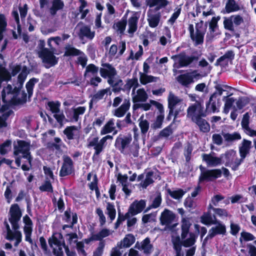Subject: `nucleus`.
<instances>
[{"instance_id":"nucleus-1","label":"nucleus","mask_w":256,"mask_h":256,"mask_svg":"<svg viewBox=\"0 0 256 256\" xmlns=\"http://www.w3.org/2000/svg\"><path fill=\"white\" fill-rule=\"evenodd\" d=\"M9 221L12 226V230L7 222L4 224L6 228V238L9 240H15L14 246H17L22 241V235L18 230L20 228L18 222L22 216V212L17 204H12L10 210Z\"/></svg>"},{"instance_id":"nucleus-2","label":"nucleus","mask_w":256,"mask_h":256,"mask_svg":"<svg viewBox=\"0 0 256 256\" xmlns=\"http://www.w3.org/2000/svg\"><path fill=\"white\" fill-rule=\"evenodd\" d=\"M30 144L24 140H18L14 146V155L15 156V162L18 166L21 164V159H26L31 166L33 158L30 152Z\"/></svg>"},{"instance_id":"nucleus-3","label":"nucleus","mask_w":256,"mask_h":256,"mask_svg":"<svg viewBox=\"0 0 256 256\" xmlns=\"http://www.w3.org/2000/svg\"><path fill=\"white\" fill-rule=\"evenodd\" d=\"M168 101L169 109L168 118L174 113L176 118L180 112L184 111L186 106L182 98L174 95L172 92L168 94Z\"/></svg>"},{"instance_id":"nucleus-4","label":"nucleus","mask_w":256,"mask_h":256,"mask_svg":"<svg viewBox=\"0 0 256 256\" xmlns=\"http://www.w3.org/2000/svg\"><path fill=\"white\" fill-rule=\"evenodd\" d=\"M206 29V25H204L202 21L196 23L195 28L193 24H189L188 30L190 37L195 46L202 44L204 42Z\"/></svg>"},{"instance_id":"nucleus-5","label":"nucleus","mask_w":256,"mask_h":256,"mask_svg":"<svg viewBox=\"0 0 256 256\" xmlns=\"http://www.w3.org/2000/svg\"><path fill=\"white\" fill-rule=\"evenodd\" d=\"M102 68L100 69V76L104 78H108V82L110 85L119 84L122 83V80H120L117 82L116 76L117 75V72L115 68L111 64L108 63H104L102 64Z\"/></svg>"},{"instance_id":"nucleus-6","label":"nucleus","mask_w":256,"mask_h":256,"mask_svg":"<svg viewBox=\"0 0 256 256\" xmlns=\"http://www.w3.org/2000/svg\"><path fill=\"white\" fill-rule=\"evenodd\" d=\"M113 137L110 135H107L103 137L100 140L98 137H94L88 140V146H92L95 150L93 156V160H96L98 158L100 154L104 148L106 142L108 140H112Z\"/></svg>"},{"instance_id":"nucleus-7","label":"nucleus","mask_w":256,"mask_h":256,"mask_svg":"<svg viewBox=\"0 0 256 256\" xmlns=\"http://www.w3.org/2000/svg\"><path fill=\"white\" fill-rule=\"evenodd\" d=\"M172 59L174 62L173 66L176 69H174L173 71L175 72L176 70V68L188 66L198 58L194 56H188L184 53H180L179 54L172 56Z\"/></svg>"},{"instance_id":"nucleus-8","label":"nucleus","mask_w":256,"mask_h":256,"mask_svg":"<svg viewBox=\"0 0 256 256\" xmlns=\"http://www.w3.org/2000/svg\"><path fill=\"white\" fill-rule=\"evenodd\" d=\"M48 244L55 256H63L64 243L60 234H54L48 239Z\"/></svg>"},{"instance_id":"nucleus-9","label":"nucleus","mask_w":256,"mask_h":256,"mask_svg":"<svg viewBox=\"0 0 256 256\" xmlns=\"http://www.w3.org/2000/svg\"><path fill=\"white\" fill-rule=\"evenodd\" d=\"M224 90L220 86L218 85L216 86V92L210 96L208 104L206 108L208 110L215 112L218 111L220 106V97L222 95Z\"/></svg>"},{"instance_id":"nucleus-10","label":"nucleus","mask_w":256,"mask_h":256,"mask_svg":"<svg viewBox=\"0 0 256 256\" xmlns=\"http://www.w3.org/2000/svg\"><path fill=\"white\" fill-rule=\"evenodd\" d=\"M38 55L46 68L54 66L58 62L56 58L54 56L53 52L47 48L42 49L39 52Z\"/></svg>"},{"instance_id":"nucleus-11","label":"nucleus","mask_w":256,"mask_h":256,"mask_svg":"<svg viewBox=\"0 0 256 256\" xmlns=\"http://www.w3.org/2000/svg\"><path fill=\"white\" fill-rule=\"evenodd\" d=\"M200 74L196 70L180 74L176 78L177 81L182 86L188 87L190 84L200 78Z\"/></svg>"},{"instance_id":"nucleus-12","label":"nucleus","mask_w":256,"mask_h":256,"mask_svg":"<svg viewBox=\"0 0 256 256\" xmlns=\"http://www.w3.org/2000/svg\"><path fill=\"white\" fill-rule=\"evenodd\" d=\"M224 156L226 159L225 165L230 167L234 170H237L243 160H240L236 157V152L233 150L228 151Z\"/></svg>"},{"instance_id":"nucleus-13","label":"nucleus","mask_w":256,"mask_h":256,"mask_svg":"<svg viewBox=\"0 0 256 256\" xmlns=\"http://www.w3.org/2000/svg\"><path fill=\"white\" fill-rule=\"evenodd\" d=\"M19 90V88H13L11 85L8 84L4 87L2 92V98L6 103H12L16 102V96Z\"/></svg>"},{"instance_id":"nucleus-14","label":"nucleus","mask_w":256,"mask_h":256,"mask_svg":"<svg viewBox=\"0 0 256 256\" xmlns=\"http://www.w3.org/2000/svg\"><path fill=\"white\" fill-rule=\"evenodd\" d=\"M146 206V202L144 200L139 201L135 200L131 204L128 212L122 217V220H125L126 218H129L130 216H134L140 213L144 209Z\"/></svg>"},{"instance_id":"nucleus-15","label":"nucleus","mask_w":256,"mask_h":256,"mask_svg":"<svg viewBox=\"0 0 256 256\" xmlns=\"http://www.w3.org/2000/svg\"><path fill=\"white\" fill-rule=\"evenodd\" d=\"M204 108L200 102H196L190 106L187 110V116L192 118V121L202 116H204Z\"/></svg>"},{"instance_id":"nucleus-16","label":"nucleus","mask_w":256,"mask_h":256,"mask_svg":"<svg viewBox=\"0 0 256 256\" xmlns=\"http://www.w3.org/2000/svg\"><path fill=\"white\" fill-rule=\"evenodd\" d=\"M222 171L220 169L207 170L202 171L199 177V182L212 181L221 176Z\"/></svg>"},{"instance_id":"nucleus-17","label":"nucleus","mask_w":256,"mask_h":256,"mask_svg":"<svg viewBox=\"0 0 256 256\" xmlns=\"http://www.w3.org/2000/svg\"><path fill=\"white\" fill-rule=\"evenodd\" d=\"M150 102L155 106L160 112V114L156 116V120L152 124V127L154 129L160 128H162L164 118V107L162 104L154 100H150Z\"/></svg>"},{"instance_id":"nucleus-18","label":"nucleus","mask_w":256,"mask_h":256,"mask_svg":"<svg viewBox=\"0 0 256 256\" xmlns=\"http://www.w3.org/2000/svg\"><path fill=\"white\" fill-rule=\"evenodd\" d=\"M222 158L223 155H221L220 157L216 156L214 152L202 154V160L208 166L210 167H215L221 164Z\"/></svg>"},{"instance_id":"nucleus-19","label":"nucleus","mask_w":256,"mask_h":256,"mask_svg":"<svg viewBox=\"0 0 256 256\" xmlns=\"http://www.w3.org/2000/svg\"><path fill=\"white\" fill-rule=\"evenodd\" d=\"M160 10L148 9L147 12V20L150 28H156L160 24L161 18Z\"/></svg>"},{"instance_id":"nucleus-20","label":"nucleus","mask_w":256,"mask_h":256,"mask_svg":"<svg viewBox=\"0 0 256 256\" xmlns=\"http://www.w3.org/2000/svg\"><path fill=\"white\" fill-rule=\"evenodd\" d=\"M218 18L214 16L210 22L208 31L206 36V40L207 42L212 41L219 34L218 26Z\"/></svg>"},{"instance_id":"nucleus-21","label":"nucleus","mask_w":256,"mask_h":256,"mask_svg":"<svg viewBox=\"0 0 256 256\" xmlns=\"http://www.w3.org/2000/svg\"><path fill=\"white\" fill-rule=\"evenodd\" d=\"M132 140L131 136L120 135L116 140L114 146L122 153H124L125 148L128 146Z\"/></svg>"},{"instance_id":"nucleus-22","label":"nucleus","mask_w":256,"mask_h":256,"mask_svg":"<svg viewBox=\"0 0 256 256\" xmlns=\"http://www.w3.org/2000/svg\"><path fill=\"white\" fill-rule=\"evenodd\" d=\"M214 224V226L209 230L206 236L207 238H212L217 234H225L226 228L224 224L220 221L216 220Z\"/></svg>"},{"instance_id":"nucleus-23","label":"nucleus","mask_w":256,"mask_h":256,"mask_svg":"<svg viewBox=\"0 0 256 256\" xmlns=\"http://www.w3.org/2000/svg\"><path fill=\"white\" fill-rule=\"evenodd\" d=\"M64 162L60 172L61 176H64L70 174L72 170L73 162L72 160L68 156H63Z\"/></svg>"},{"instance_id":"nucleus-24","label":"nucleus","mask_w":256,"mask_h":256,"mask_svg":"<svg viewBox=\"0 0 256 256\" xmlns=\"http://www.w3.org/2000/svg\"><path fill=\"white\" fill-rule=\"evenodd\" d=\"M126 48V42L122 41L120 43L119 51L118 53V48L116 44H112L108 50V58L112 59L115 56L118 58L122 56Z\"/></svg>"},{"instance_id":"nucleus-25","label":"nucleus","mask_w":256,"mask_h":256,"mask_svg":"<svg viewBox=\"0 0 256 256\" xmlns=\"http://www.w3.org/2000/svg\"><path fill=\"white\" fill-rule=\"evenodd\" d=\"M176 216L174 213L167 209H165L161 214L160 220L162 225L169 226L175 220Z\"/></svg>"},{"instance_id":"nucleus-26","label":"nucleus","mask_w":256,"mask_h":256,"mask_svg":"<svg viewBox=\"0 0 256 256\" xmlns=\"http://www.w3.org/2000/svg\"><path fill=\"white\" fill-rule=\"evenodd\" d=\"M76 28H78V36L80 38L86 37L90 40H92L95 35L94 31H92L89 26L78 24Z\"/></svg>"},{"instance_id":"nucleus-27","label":"nucleus","mask_w":256,"mask_h":256,"mask_svg":"<svg viewBox=\"0 0 256 256\" xmlns=\"http://www.w3.org/2000/svg\"><path fill=\"white\" fill-rule=\"evenodd\" d=\"M134 248L142 250L146 254H150L153 250L152 245L150 244L148 238H146L140 242H137L134 246Z\"/></svg>"},{"instance_id":"nucleus-28","label":"nucleus","mask_w":256,"mask_h":256,"mask_svg":"<svg viewBox=\"0 0 256 256\" xmlns=\"http://www.w3.org/2000/svg\"><path fill=\"white\" fill-rule=\"evenodd\" d=\"M168 4L167 0H145V4L149 9L160 10Z\"/></svg>"},{"instance_id":"nucleus-29","label":"nucleus","mask_w":256,"mask_h":256,"mask_svg":"<svg viewBox=\"0 0 256 256\" xmlns=\"http://www.w3.org/2000/svg\"><path fill=\"white\" fill-rule=\"evenodd\" d=\"M23 222L24 224V232L26 236V240L30 243L32 242L31 234L32 230V222L30 217L26 215L23 218Z\"/></svg>"},{"instance_id":"nucleus-30","label":"nucleus","mask_w":256,"mask_h":256,"mask_svg":"<svg viewBox=\"0 0 256 256\" xmlns=\"http://www.w3.org/2000/svg\"><path fill=\"white\" fill-rule=\"evenodd\" d=\"M130 102L129 98H125L123 100L122 104L112 112L113 114L118 117H122L129 110Z\"/></svg>"},{"instance_id":"nucleus-31","label":"nucleus","mask_w":256,"mask_h":256,"mask_svg":"<svg viewBox=\"0 0 256 256\" xmlns=\"http://www.w3.org/2000/svg\"><path fill=\"white\" fill-rule=\"evenodd\" d=\"M135 88L132 90V102H145L148 98V95L144 88H139L136 92H134Z\"/></svg>"},{"instance_id":"nucleus-32","label":"nucleus","mask_w":256,"mask_h":256,"mask_svg":"<svg viewBox=\"0 0 256 256\" xmlns=\"http://www.w3.org/2000/svg\"><path fill=\"white\" fill-rule=\"evenodd\" d=\"M63 220L65 222L70 223V225L65 224L63 226V229L64 230L66 228H72V226L77 222L78 216L76 213H72L70 211L66 210L64 212Z\"/></svg>"},{"instance_id":"nucleus-33","label":"nucleus","mask_w":256,"mask_h":256,"mask_svg":"<svg viewBox=\"0 0 256 256\" xmlns=\"http://www.w3.org/2000/svg\"><path fill=\"white\" fill-rule=\"evenodd\" d=\"M136 238L132 234H128L120 242L117 243L118 247L120 248H130L135 242Z\"/></svg>"},{"instance_id":"nucleus-34","label":"nucleus","mask_w":256,"mask_h":256,"mask_svg":"<svg viewBox=\"0 0 256 256\" xmlns=\"http://www.w3.org/2000/svg\"><path fill=\"white\" fill-rule=\"evenodd\" d=\"M224 2L225 3L224 10L226 13L237 12L241 8L240 5L236 0H224Z\"/></svg>"},{"instance_id":"nucleus-35","label":"nucleus","mask_w":256,"mask_h":256,"mask_svg":"<svg viewBox=\"0 0 256 256\" xmlns=\"http://www.w3.org/2000/svg\"><path fill=\"white\" fill-rule=\"evenodd\" d=\"M115 129V120L114 118H110L102 128L100 133L101 135H104L114 132L113 134H116L118 131Z\"/></svg>"},{"instance_id":"nucleus-36","label":"nucleus","mask_w":256,"mask_h":256,"mask_svg":"<svg viewBox=\"0 0 256 256\" xmlns=\"http://www.w3.org/2000/svg\"><path fill=\"white\" fill-rule=\"evenodd\" d=\"M138 17L136 14H132L128 20V32L133 34L136 32L138 28Z\"/></svg>"},{"instance_id":"nucleus-37","label":"nucleus","mask_w":256,"mask_h":256,"mask_svg":"<svg viewBox=\"0 0 256 256\" xmlns=\"http://www.w3.org/2000/svg\"><path fill=\"white\" fill-rule=\"evenodd\" d=\"M252 146V142L244 140L242 146L240 147V154L242 160H244L249 153Z\"/></svg>"},{"instance_id":"nucleus-38","label":"nucleus","mask_w":256,"mask_h":256,"mask_svg":"<svg viewBox=\"0 0 256 256\" xmlns=\"http://www.w3.org/2000/svg\"><path fill=\"white\" fill-rule=\"evenodd\" d=\"M111 94L110 88H106L98 90L92 97L91 101L93 102H97L103 99L105 96Z\"/></svg>"},{"instance_id":"nucleus-39","label":"nucleus","mask_w":256,"mask_h":256,"mask_svg":"<svg viewBox=\"0 0 256 256\" xmlns=\"http://www.w3.org/2000/svg\"><path fill=\"white\" fill-rule=\"evenodd\" d=\"M64 6V4L61 0H53L52 6L49 9L50 13L52 16L56 14V12L62 10Z\"/></svg>"},{"instance_id":"nucleus-40","label":"nucleus","mask_w":256,"mask_h":256,"mask_svg":"<svg viewBox=\"0 0 256 256\" xmlns=\"http://www.w3.org/2000/svg\"><path fill=\"white\" fill-rule=\"evenodd\" d=\"M158 78L151 75H148L146 73L140 72V81L142 84H146L148 83L156 82Z\"/></svg>"},{"instance_id":"nucleus-41","label":"nucleus","mask_w":256,"mask_h":256,"mask_svg":"<svg viewBox=\"0 0 256 256\" xmlns=\"http://www.w3.org/2000/svg\"><path fill=\"white\" fill-rule=\"evenodd\" d=\"M98 66L94 64H90L86 67L84 76L86 78H92L98 74Z\"/></svg>"},{"instance_id":"nucleus-42","label":"nucleus","mask_w":256,"mask_h":256,"mask_svg":"<svg viewBox=\"0 0 256 256\" xmlns=\"http://www.w3.org/2000/svg\"><path fill=\"white\" fill-rule=\"evenodd\" d=\"M64 133L68 140H72L78 133V127L76 126H68L64 130Z\"/></svg>"},{"instance_id":"nucleus-43","label":"nucleus","mask_w":256,"mask_h":256,"mask_svg":"<svg viewBox=\"0 0 256 256\" xmlns=\"http://www.w3.org/2000/svg\"><path fill=\"white\" fill-rule=\"evenodd\" d=\"M194 122L197 124L201 131L206 132L210 130V124L205 120L201 117L196 118Z\"/></svg>"},{"instance_id":"nucleus-44","label":"nucleus","mask_w":256,"mask_h":256,"mask_svg":"<svg viewBox=\"0 0 256 256\" xmlns=\"http://www.w3.org/2000/svg\"><path fill=\"white\" fill-rule=\"evenodd\" d=\"M201 222L206 225L214 224L216 221L215 216H212L210 212L204 213L200 218Z\"/></svg>"},{"instance_id":"nucleus-45","label":"nucleus","mask_w":256,"mask_h":256,"mask_svg":"<svg viewBox=\"0 0 256 256\" xmlns=\"http://www.w3.org/2000/svg\"><path fill=\"white\" fill-rule=\"evenodd\" d=\"M182 238L184 239L188 232L190 224L189 220L185 218H182Z\"/></svg>"},{"instance_id":"nucleus-46","label":"nucleus","mask_w":256,"mask_h":256,"mask_svg":"<svg viewBox=\"0 0 256 256\" xmlns=\"http://www.w3.org/2000/svg\"><path fill=\"white\" fill-rule=\"evenodd\" d=\"M112 234V232L108 229L103 228L98 233L92 234V238L96 240H100Z\"/></svg>"},{"instance_id":"nucleus-47","label":"nucleus","mask_w":256,"mask_h":256,"mask_svg":"<svg viewBox=\"0 0 256 256\" xmlns=\"http://www.w3.org/2000/svg\"><path fill=\"white\" fill-rule=\"evenodd\" d=\"M208 210H212L214 212V214L222 218H226L228 216V212L225 209L220 208H214L211 204H210L208 206Z\"/></svg>"},{"instance_id":"nucleus-48","label":"nucleus","mask_w":256,"mask_h":256,"mask_svg":"<svg viewBox=\"0 0 256 256\" xmlns=\"http://www.w3.org/2000/svg\"><path fill=\"white\" fill-rule=\"evenodd\" d=\"M86 110V108L84 106H78L77 108H72L73 112V116L72 120L74 122H78V116L80 115L83 114Z\"/></svg>"},{"instance_id":"nucleus-49","label":"nucleus","mask_w":256,"mask_h":256,"mask_svg":"<svg viewBox=\"0 0 256 256\" xmlns=\"http://www.w3.org/2000/svg\"><path fill=\"white\" fill-rule=\"evenodd\" d=\"M106 6L108 14L105 16L104 20L106 22L110 23L114 19V16L112 15L114 14L115 10L114 7L109 3L106 4Z\"/></svg>"},{"instance_id":"nucleus-50","label":"nucleus","mask_w":256,"mask_h":256,"mask_svg":"<svg viewBox=\"0 0 256 256\" xmlns=\"http://www.w3.org/2000/svg\"><path fill=\"white\" fill-rule=\"evenodd\" d=\"M47 106L54 114L60 111V103L59 102H48Z\"/></svg>"},{"instance_id":"nucleus-51","label":"nucleus","mask_w":256,"mask_h":256,"mask_svg":"<svg viewBox=\"0 0 256 256\" xmlns=\"http://www.w3.org/2000/svg\"><path fill=\"white\" fill-rule=\"evenodd\" d=\"M186 192L182 189H178L174 190H168L169 194L174 199L180 200Z\"/></svg>"},{"instance_id":"nucleus-52","label":"nucleus","mask_w":256,"mask_h":256,"mask_svg":"<svg viewBox=\"0 0 256 256\" xmlns=\"http://www.w3.org/2000/svg\"><path fill=\"white\" fill-rule=\"evenodd\" d=\"M126 25V20L122 19L120 21L116 22L114 25V28L120 34H122L125 30Z\"/></svg>"},{"instance_id":"nucleus-53","label":"nucleus","mask_w":256,"mask_h":256,"mask_svg":"<svg viewBox=\"0 0 256 256\" xmlns=\"http://www.w3.org/2000/svg\"><path fill=\"white\" fill-rule=\"evenodd\" d=\"M12 142L7 140L3 144H0V154L4 155L10 151L11 149Z\"/></svg>"},{"instance_id":"nucleus-54","label":"nucleus","mask_w":256,"mask_h":256,"mask_svg":"<svg viewBox=\"0 0 256 256\" xmlns=\"http://www.w3.org/2000/svg\"><path fill=\"white\" fill-rule=\"evenodd\" d=\"M28 72L26 67H24L22 72L18 76V82L19 84V88H21L26 78Z\"/></svg>"},{"instance_id":"nucleus-55","label":"nucleus","mask_w":256,"mask_h":256,"mask_svg":"<svg viewBox=\"0 0 256 256\" xmlns=\"http://www.w3.org/2000/svg\"><path fill=\"white\" fill-rule=\"evenodd\" d=\"M138 50L134 54L132 50H131L130 54V56L128 60H139L140 58L143 54V48L142 46L139 45L138 46Z\"/></svg>"},{"instance_id":"nucleus-56","label":"nucleus","mask_w":256,"mask_h":256,"mask_svg":"<svg viewBox=\"0 0 256 256\" xmlns=\"http://www.w3.org/2000/svg\"><path fill=\"white\" fill-rule=\"evenodd\" d=\"M38 82V80L36 78L30 79L26 84V88L29 96L32 94L33 88L34 84Z\"/></svg>"},{"instance_id":"nucleus-57","label":"nucleus","mask_w":256,"mask_h":256,"mask_svg":"<svg viewBox=\"0 0 256 256\" xmlns=\"http://www.w3.org/2000/svg\"><path fill=\"white\" fill-rule=\"evenodd\" d=\"M80 6L79 7V10L82 14L80 18L84 19L88 13L89 10L88 9H84L87 4L86 2L84 0H80Z\"/></svg>"},{"instance_id":"nucleus-58","label":"nucleus","mask_w":256,"mask_h":256,"mask_svg":"<svg viewBox=\"0 0 256 256\" xmlns=\"http://www.w3.org/2000/svg\"><path fill=\"white\" fill-rule=\"evenodd\" d=\"M107 214L109 216L111 220H113L116 217V211L114 205L108 203L106 206Z\"/></svg>"},{"instance_id":"nucleus-59","label":"nucleus","mask_w":256,"mask_h":256,"mask_svg":"<svg viewBox=\"0 0 256 256\" xmlns=\"http://www.w3.org/2000/svg\"><path fill=\"white\" fill-rule=\"evenodd\" d=\"M54 117L61 126L64 124V122H67L62 111L60 110V112L54 114Z\"/></svg>"},{"instance_id":"nucleus-60","label":"nucleus","mask_w":256,"mask_h":256,"mask_svg":"<svg viewBox=\"0 0 256 256\" xmlns=\"http://www.w3.org/2000/svg\"><path fill=\"white\" fill-rule=\"evenodd\" d=\"M82 53L80 50L71 46L66 48L64 55L68 56H79Z\"/></svg>"},{"instance_id":"nucleus-61","label":"nucleus","mask_w":256,"mask_h":256,"mask_svg":"<svg viewBox=\"0 0 256 256\" xmlns=\"http://www.w3.org/2000/svg\"><path fill=\"white\" fill-rule=\"evenodd\" d=\"M196 240V236L194 234H190L189 237L183 241L182 244L185 247H189L192 246Z\"/></svg>"},{"instance_id":"nucleus-62","label":"nucleus","mask_w":256,"mask_h":256,"mask_svg":"<svg viewBox=\"0 0 256 256\" xmlns=\"http://www.w3.org/2000/svg\"><path fill=\"white\" fill-rule=\"evenodd\" d=\"M240 240L242 242L243 240L244 241H251L255 239V237L250 233L242 232L240 234Z\"/></svg>"},{"instance_id":"nucleus-63","label":"nucleus","mask_w":256,"mask_h":256,"mask_svg":"<svg viewBox=\"0 0 256 256\" xmlns=\"http://www.w3.org/2000/svg\"><path fill=\"white\" fill-rule=\"evenodd\" d=\"M52 146L58 150H61L62 148L65 146L64 144L62 142L61 139L59 138H54V142L52 144Z\"/></svg>"},{"instance_id":"nucleus-64","label":"nucleus","mask_w":256,"mask_h":256,"mask_svg":"<svg viewBox=\"0 0 256 256\" xmlns=\"http://www.w3.org/2000/svg\"><path fill=\"white\" fill-rule=\"evenodd\" d=\"M139 126L142 133H146L149 128V122L146 120H140Z\"/></svg>"}]
</instances>
